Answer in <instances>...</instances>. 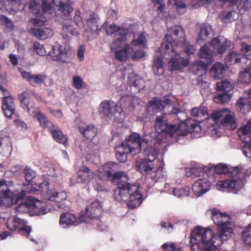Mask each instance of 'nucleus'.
Wrapping results in <instances>:
<instances>
[{
	"label": "nucleus",
	"instance_id": "obj_1",
	"mask_svg": "<svg viewBox=\"0 0 251 251\" xmlns=\"http://www.w3.org/2000/svg\"><path fill=\"white\" fill-rule=\"evenodd\" d=\"M206 215L211 216L214 224L217 226V234L208 228L196 227L192 232L190 241L191 250L198 251H214L224 241L230 239L234 234L233 226L230 215L222 212L216 208L206 211Z\"/></svg>",
	"mask_w": 251,
	"mask_h": 251
},
{
	"label": "nucleus",
	"instance_id": "obj_2",
	"mask_svg": "<svg viewBox=\"0 0 251 251\" xmlns=\"http://www.w3.org/2000/svg\"><path fill=\"white\" fill-rule=\"evenodd\" d=\"M206 175L210 179V174H228L232 178L225 180L218 181L217 188L221 191L237 193L243 188L246 182V178L251 175V169L247 165H239L236 167L228 168L226 165L222 164L215 166L214 168H207L205 170Z\"/></svg>",
	"mask_w": 251,
	"mask_h": 251
},
{
	"label": "nucleus",
	"instance_id": "obj_3",
	"mask_svg": "<svg viewBox=\"0 0 251 251\" xmlns=\"http://www.w3.org/2000/svg\"><path fill=\"white\" fill-rule=\"evenodd\" d=\"M117 189L114 191L116 199L126 202L129 209H134L140 205L143 201V196L139 189V183H130L126 180L120 181L117 183Z\"/></svg>",
	"mask_w": 251,
	"mask_h": 251
},
{
	"label": "nucleus",
	"instance_id": "obj_4",
	"mask_svg": "<svg viewBox=\"0 0 251 251\" xmlns=\"http://www.w3.org/2000/svg\"><path fill=\"white\" fill-rule=\"evenodd\" d=\"M229 45L227 41L225 40L221 42L220 37L213 38L210 46L204 45L202 47L199 52L200 56L204 61H198L196 63L197 70L206 71L208 66L214 61L213 54L216 52L218 54L223 53L227 50Z\"/></svg>",
	"mask_w": 251,
	"mask_h": 251
},
{
	"label": "nucleus",
	"instance_id": "obj_5",
	"mask_svg": "<svg viewBox=\"0 0 251 251\" xmlns=\"http://www.w3.org/2000/svg\"><path fill=\"white\" fill-rule=\"evenodd\" d=\"M167 119L164 114L157 116L155 121L154 128L158 133L164 132L168 135L173 136L177 131L179 136H186L192 132L195 131L198 127L196 123H190L188 120L183 122L178 126L176 125L169 124Z\"/></svg>",
	"mask_w": 251,
	"mask_h": 251
},
{
	"label": "nucleus",
	"instance_id": "obj_6",
	"mask_svg": "<svg viewBox=\"0 0 251 251\" xmlns=\"http://www.w3.org/2000/svg\"><path fill=\"white\" fill-rule=\"evenodd\" d=\"M172 38L171 36L166 35L160 48V51L163 52L164 57L170 60L169 62V68L172 71L178 70L189 64L187 59L181 57L179 54L177 53V50L172 43Z\"/></svg>",
	"mask_w": 251,
	"mask_h": 251
},
{
	"label": "nucleus",
	"instance_id": "obj_7",
	"mask_svg": "<svg viewBox=\"0 0 251 251\" xmlns=\"http://www.w3.org/2000/svg\"><path fill=\"white\" fill-rule=\"evenodd\" d=\"M155 142L156 140L150 135H143L141 137L140 134L133 132L122 143L128 148V151H130L133 154H137L141 151L142 148L144 150L155 148Z\"/></svg>",
	"mask_w": 251,
	"mask_h": 251
},
{
	"label": "nucleus",
	"instance_id": "obj_8",
	"mask_svg": "<svg viewBox=\"0 0 251 251\" xmlns=\"http://www.w3.org/2000/svg\"><path fill=\"white\" fill-rule=\"evenodd\" d=\"M158 151L156 147L144 150L145 158L136 163V166L141 174H148L152 170L153 161L157 158Z\"/></svg>",
	"mask_w": 251,
	"mask_h": 251
},
{
	"label": "nucleus",
	"instance_id": "obj_9",
	"mask_svg": "<svg viewBox=\"0 0 251 251\" xmlns=\"http://www.w3.org/2000/svg\"><path fill=\"white\" fill-rule=\"evenodd\" d=\"M212 118L215 122L220 121L222 125L229 127L232 130L237 127L235 116L228 109H222L214 112L212 114Z\"/></svg>",
	"mask_w": 251,
	"mask_h": 251
},
{
	"label": "nucleus",
	"instance_id": "obj_10",
	"mask_svg": "<svg viewBox=\"0 0 251 251\" xmlns=\"http://www.w3.org/2000/svg\"><path fill=\"white\" fill-rule=\"evenodd\" d=\"M101 212V207L100 203L97 201H94L90 204L88 205L85 209L84 215H80L79 219L81 222H85V217L90 219H95L96 224L98 225L96 227L98 230H102V226L100 224V223L99 218V215Z\"/></svg>",
	"mask_w": 251,
	"mask_h": 251
},
{
	"label": "nucleus",
	"instance_id": "obj_11",
	"mask_svg": "<svg viewBox=\"0 0 251 251\" xmlns=\"http://www.w3.org/2000/svg\"><path fill=\"white\" fill-rule=\"evenodd\" d=\"M25 195V192L23 190L17 195L9 189H6L0 194V206L10 207L16 204L19 200H23Z\"/></svg>",
	"mask_w": 251,
	"mask_h": 251
},
{
	"label": "nucleus",
	"instance_id": "obj_12",
	"mask_svg": "<svg viewBox=\"0 0 251 251\" xmlns=\"http://www.w3.org/2000/svg\"><path fill=\"white\" fill-rule=\"evenodd\" d=\"M210 186L209 179L206 178H200L194 183L192 189L196 196L200 197L208 191Z\"/></svg>",
	"mask_w": 251,
	"mask_h": 251
},
{
	"label": "nucleus",
	"instance_id": "obj_13",
	"mask_svg": "<svg viewBox=\"0 0 251 251\" xmlns=\"http://www.w3.org/2000/svg\"><path fill=\"white\" fill-rule=\"evenodd\" d=\"M53 60L65 62L66 61L67 52L65 47L61 45L53 46L51 50L48 53Z\"/></svg>",
	"mask_w": 251,
	"mask_h": 251
},
{
	"label": "nucleus",
	"instance_id": "obj_14",
	"mask_svg": "<svg viewBox=\"0 0 251 251\" xmlns=\"http://www.w3.org/2000/svg\"><path fill=\"white\" fill-rule=\"evenodd\" d=\"M21 74L22 76L33 87L40 86L42 84L44 83L47 77L44 75H32L30 73L25 71H21Z\"/></svg>",
	"mask_w": 251,
	"mask_h": 251
},
{
	"label": "nucleus",
	"instance_id": "obj_15",
	"mask_svg": "<svg viewBox=\"0 0 251 251\" xmlns=\"http://www.w3.org/2000/svg\"><path fill=\"white\" fill-rule=\"evenodd\" d=\"M42 4L41 5L35 0H30L28 2L29 11L35 15L45 13L50 10V4H47V0H42Z\"/></svg>",
	"mask_w": 251,
	"mask_h": 251
},
{
	"label": "nucleus",
	"instance_id": "obj_16",
	"mask_svg": "<svg viewBox=\"0 0 251 251\" xmlns=\"http://www.w3.org/2000/svg\"><path fill=\"white\" fill-rule=\"evenodd\" d=\"M2 111L5 117L12 118L15 112V104L14 99L10 96H5L2 99Z\"/></svg>",
	"mask_w": 251,
	"mask_h": 251
},
{
	"label": "nucleus",
	"instance_id": "obj_17",
	"mask_svg": "<svg viewBox=\"0 0 251 251\" xmlns=\"http://www.w3.org/2000/svg\"><path fill=\"white\" fill-rule=\"evenodd\" d=\"M77 181L79 183H88L94 179L95 174L86 166H82L77 173Z\"/></svg>",
	"mask_w": 251,
	"mask_h": 251
},
{
	"label": "nucleus",
	"instance_id": "obj_18",
	"mask_svg": "<svg viewBox=\"0 0 251 251\" xmlns=\"http://www.w3.org/2000/svg\"><path fill=\"white\" fill-rule=\"evenodd\" d=\"M49 183L48 182H44L41 183L39 185V189L45 193V199L47 201H54L59 202V195H61L57 192L52 191L51 190L49 189Z\"/></svg>",
	"mask_w": 251,
	"mask_h": 251
},
{
	"label": "nucleus",
	"instance_id": "obj_19",
	"mask_svg": "<svg viewBox=\"0 0 251 251\" xmlns=\"http://www.w3.org/2000/svg\"><path fill=\"white\" fill-rule=\"evenodd\" d=\"M134 50L133 48H130V45L126 44L124 48L114 51L115 58L120 62H125L130 57Z\"/></svg>",
	"mask_w": 251,
	"mask_h": 251
},
{
	"label": "nucleus",
	"instance_id": "obj_20",
	"mask_svg": "<svg viewBox=\"0 0 251 251\" xmlns=\"http://www.w3.org/2000/svg\"><path fill=\"white\" fill-rule=\"evenodd\" d=\"M78 129L84 137L90 140H92L98 133V128L94 124L79 126Z\"/></svg>",
	"mask_w": 251,
	"mask_h": 251
},
{
	"label": "nucleus",
	"instance_id": "obj_21",
	"mask_svg": "<svg viewBox=\"0 0 251 251\" xmlns=\"http://www.w3.org/2000/svg\"><path fill=\"white\" fill-rule=\"evenodd\" d=\"M100 108L107 117L113 115L118 110V107L117 104L113 101L107 100H103L100 104Z\"/></svg>",
	"mask_w": 251,
	"mask_h": 251
},
{
	"label": "nucleus",
	"instance_id": "obj_22",
	"mask_svg": "<svg viewBox=\"0 0 251 251\" xmlns=\"http://www.w3.org/2000/svg\"><path fill=\"white\" fill-rule=\"evenodd\" d=\"M31 33L39 40H45L52 37L53 35V30L50 28H33L31 29Z\"/></svg>",
	"mask_w": 251,
	"mask_h": 251
},
{
	"label": "nucleus",
	"instance_id": "obj_23",
	"mask_svg": "<svg viewBox=\"0 0 251 251\" xmlns=\"http://www.w3.org/2000/svg\"><path fill=\"white\" fill-rule=\"evenodd\" d=\"M128 148L126 147L123 144L121 143L115 148L116 156L117 159L122 163H125L126 161L127 155L130 153L132 155H135L136 154H133L132 152L128 151Z\"/></svg>",
	"mask_w": 251,
	"mask_h": 251
},
{
	"label": "nucleus",
	"instance_id": "obj_24",
	"mask_svg": "<svg viewBox=\"0 0 251 251\" xmlns=\"http://www.w3.org/2000/svg\"><path fill=\"white\" fill-rule=\"evenodd\" d=\"M30 203L31 204L32 214L40 215L45 214L47 213L45 202L34 198H31Z\"/></svg>",
	"mask_w": 251,
	"mask_h": 251
},
{
	"label": "nucleus",
	"instance_id": "obj_25",
	"mask_svg": "<svg viewBox=\"0 0 251 251\" xmlns=\"http://www.w3.org/2000/svg\"><path fill=\"white\" fill-rule=\"evenodd\" d=\"M60 224L64 227L70 226H76L79 223L76 217L70 213H62L60 217Z\"/></svg>",
	"mask_w": 251,
	"mask_h": 251
},
{
	"label": "nucleus",
	"instance_id": "obj_26",
	"mask_svg": "<svg viewBox=\"0 0 251 251\" xmlns=\"http://www.w3.org/2000/svg\"><path fill=\"white\" fill-rule=\"evenodd\" d=\"M147 106L148 109L152 110L153 112L157 113L161 111L162 114L166 113L165 107H164V105L163 104L162 100L157 98H155L150 100Z\"/></svg>",
	"mask_w": 251,
	"mask_h": 251
},
{
	"label": "nucleus",
	"instance_id": "obj_27",
	"mask_svg": "<svg viewBox=\"0 0 251 251\" xmlns=\"http://www.w3.org/2000/svg\"><path fill=\"white\" fill-rule=\"evenodd\" d=\"M49 131L51 133L53 139L57 142L64 145L67 143V136L64 134L62 131L59 130L58 127L53 126L52 128H50Z\"/></svg>",
	"mask_w": 251,
	"mask_h": 251
},
{
	"label": "nucleus",
	"instance_id": "obj_28",
	"mask_svg": "<svg viewBox=\"0 0 251 251\" xmlns=\"http://www.w3.org/2000/svg\"><path fill=\"white\" fill-rule=\"evenodd\" d=\"M192 115L198 122H201L209 117L207 109L204 106H200V107H195L192 109L191 112Z\"/></svg>",
	"mask_w": 251,
	"mask_h": 251
},
{
	"label": "nucleus",
	"instance_id": "obj_29",
	"mask_svg": "<svg viewBox=\"0 0 251 251\" xmlns=\"http://www.w3.org/2000/svg\"><path fill=\"white\" fill-rule=\"evenodd\" d=\"M25 224V223L23 220L20 219L16 216H11L8 218L7 221L6 227L12 231H15L20 229L21 226H23Z\"/></svg>",
	"mask_w": 251,
	"mask_h": 251
},
{
	"label": "nucleus",
	"instance_id": "obj_30",
	"mask_svg": "<svg viewBox=\"0 0 251 251\" xmlns=\"http://www.w3.org/2000/svg\"><path fill=\"white\" fill-rule=\"evenodd\" d=\"M200 31L198 33L199 41L205 40L209 35L212 33V29L210 25L206 23L201 24L199 25Z\"/></svg>",
	"mask_w": 251,
	"mask_h": 251
},
{
	"label": "nucleus",
	"instance_id": "obj_31",
	"mask_svg": "<svg viewBox=\"0 0 251 251\" xmlns=\"http://www.w3.org/2000/svg\"><path fill=\"white\" fill-rule=\"evenodd\" d=\"M128 81L130 85L137 89L138 92L142 90L145 86L144 80L134 75L129 76Z\"/></svg>",
	"mask_w": 251,
	"mask_h": 251
},
{
	"label": "nucleus",
	"instance_id": "obj_32",
	"mask_svg": "<svg viewBox=\"0 0 251 251\" xmlns=\"http://www.w3.org/2000/svg\"><path fill=\"white\" fill-rule=\"evenodd\" d=\"M34 117L39 122L41 126L44 128H52L53 126L52 124L48 120V118L42 113L37 112L34 115Z\"/></svg>",
	"mask_w": 251,
	"mask_h": 251
},
{
	"label": "nucleus",
	"instance_id": "obj_33",
	"mask_svg": "<svg viewBox=\"0 0 251 251\" xmlns=\"http://www.w3.org/2000/svg\"><path fill=\"white\" fill-rule=\"evenodd\" d=\"M59 10L66 17H69L73 11L72 2L68 0L66 2L60 1L59 3Z\"/></svg>",
	"mask_w": 251,
	"mask_h": 251
},
{
	"label": "nucleus",
	"instance_id": "obj_34",
	"mask_svg": "<svg viewBox=\"0 0 251 251\" xmlns=\"http://www.w3.org/2000/svg\"><path fill=\"white\" fill-rule=\"evenodd\" d=\"M225 71L224 65L219 62L214 64L211 69V72L213 74L214 78L217 79L223 77Z\"/></svg>",
	"mask_w": 251,
	"mask_h": 251
},
{
	"label": "nucleus",
	"instance_id": "obj_35",
	"mask_svg": "<svg viewBox=\"0 0 251 251\" xmlns=\"http://www.w3.org/2000/svg\"><path fill=\"white\" fill-rule=\"evenodd\" d=\"M152 70L156 75H161L164 73L162 59L158 56L154 59Z\"/></svg>",
	"mask_w": 251,
	"mask_h": 251
},
{
	"label": "nucleus",
	"instance_id": "obj_36",
	"mask_svg": "<svg viewBox=\"0 0 251 251\" xmlns=\"http://www.w3.org/2000/svg\"><path fill=\"white\" fill-rule=\"evenodd\" d=\"M30 202L31 198L29 197L18 204L16 207V210L19 213H24L29 212L32 213Z\"/></svg>",
	"mask_w": 251,
	"mask_h": 251
},
{
	"label": "nucleus",
	"instance_id": "obj_37",
	"mask_svg": "<svg viewBox=\"0 0 251 251\" xmlns=\"http://www.w3.org/2000/svg\"><path fill=\"white\" fill-rule=\"evenodd\" d=\"M236 105L239 111L244 113L249 111L251 108L250 100L245 98L239 99Z\"/></svg>",
	"mask_w": 251,
	"mask_h": 251
},
{
	"label": "nucleus",
	"instance_id": "obj_38",
	"mask_svg": "<svg viewBox=\"0 0 251 251\" xmlns=\"http://www.w3.org/2000/svg\"><path fill=\"white\" fill-rule=\"evenodd\" d=\"M238 81L241 83H251V67H247L243 72L240 73Z\"/></svg>",
	"mask_w": 251,
	"mask_h": 251
},
{
	"label": "nucleus",
	"instance_id": "obj_39",
	"mask_svg": "<svg viewBox=\"0 0 251 251\" xmlns=\"http://www.w3.org/2000/svg\"><path fill=\"white\" fill-rule=\"evenodd\" d=\"M119 33L121 35V37L115 40L110 44V50L114 52L116 50L122 48L121 46L122 42L124 41L125 38L124 36L126 35V31L125 30H122V31H121Z\"/></svg>",
	"mask_w": 251,
	"mask_h": 251
},
{
	"label": "nucleus",
	"instance_id": "obj_40",
	"mask_svg": "<svg viewBox=\"0 0 251 251\" xmlns=\"http://www.w3.org/2000/svg\"><path fill=\"white\" fill-rule=\"evenodd\" d=\"M19 99L20 100L23 107L24 109H27L29 111L30 106H31V99L30 98L28 92H24L19 96Z\"/></svg>",
	"mask_w": 251,
	"mask_h": 251
},
{
	"label": "nucleus",
	"instance_id": "obj_41",
	"mask_svg": "<svg viewBox=\"0 0 251 251\" xmlns=\"http://www.w3.org/2000/svg\"><path fill=\"white\" fill-rule=\"evenodd\" d=\"M243 58H245V57H243L242 54L233 50L226 56V59L227 62H230V64H231L240 63L241 59Z\"/></svg>",
	"mask_w": 251,
	"mask_h": 251
},
{
	"label": "nucleus",
	"instance_id": "obj_42",
	"mask_svg": "<svg viewBox=\"0 0 251 251\" xmlns=\"http://www.w3.org/2000/svg\"><path fill=\"white\" fill-rule=\"evenodd\" d=\"M99 21L98 16L95 13H93L90 15V18L87 19V24L92 30L96 31L98 29Z\"/></svg>",
	"mask_w": 251,
	"mask_h": 251
},
{
	"label": "nucleus",
	"instance_id": "obj_43",
	"mask_svg": "<svg viewBox=\"0 0 251 251\" xmlns=\"http://www.w3.org/2000/svg\"><path fill=\"white\" fill-rule=\"evenodd\" d=\"M15 11L23 10L26 5L27 0H7Z\"/></svg>",
	"mask_w": 251,
	"mask_h": 251
},
{
	"label": "nucleus",
	"instance_id": "obj_44",
	"mask_svg": "<svg viewBox=\"0 0 251 251\" xmlns=\"http://www.w3.org/2000/svg\"><path fill=\"white\" fill-rule=\"evenodd\" d=\"M239 136L241 141L245 144L251 143V132L247 131L246 128H240L239 129Z\"/></svg>",
	"mask_w": 251,
	"mask_h": 251
},
{
	"label": "nucleus",
	"instance_id": "obj_45",
	"mask_svg": "<svg viewBox=\"0 0 251 251\" xmlns=\"http://www.w3.org/2000/svg\"><path fill=\"white\" fill-rule=\"evenodd\" d=\"M146 44V38L143 33H141L138 37L132 41L130 45V48H138L141 46H145Z\"/></svg>",
	"mask_w": 251,
	"mask_h": 251
},
{
	"label": "nucleus",
	"instance_id": "obj_46",
	"mask_svg": "<svg viewBox=\"0 0 251 251\" xmlns=\"http://www.w3.org/2000/svg\"><path fill=\"white\" fill-rule=\"evenodd\" d=\"M242 236L245 244L251 245V223L243 230Z\"/></svg>",
	"mask_w": 251,
	"mask_h": 251
},
{
	"label": "nucleus",
	"instance_id": "obj_47",
	"mask_svg": "<svg viewBox=\"0 0 251 251\" xmlns=\"http://www.w3.org/2000/svg\"><path fill=\"white\" fill-rule=\"evenodd\" d=\"M44 13L36 15L34 18L30 20V23L35 26H40L46 24L47 22L46 17L44 16Z\"/></svg>",
	"mask_w": 251,
	"mask_h": 251
},
{
	"label": "nucleus",
	"instance_id": "obj_48",
	"mask_svg": "<svg viewBox=\"0 0 251 251\" xmlns=\"http://www.w3.org/2000/svg\"><path fill=\"white\" fill-rule=\"evenodd\" d=\"M173 36L175 37L179 36L177 39L179 42H182L184 40V31L180 26L175 25L172 28Z\"/></svg>",
	"mask_w": 251,
	"mask_h": 251
},
{
	"label": "nucleus",
	"instance_id": "obj_49",
	"mask_svg": "<svg viewBox=\"0 0 251 251\" xmlns=\"http://www.w3.org/2000/svg\"><path fill=\"white\" fill-rule=\"evenodd\" d=\"M127 180V174L125 171H118L114 173L112 175L111 181L112 183H114L117 181V183L122 180Z\"/></svg>",
	"mask_w": 251,
	"mask_h": 251
},
{
	"label": "nucleus",
	"instance_id": "obj_50",
	"mask_svg": "<svg viewBox=\"0 0 251 251\" xmlns=\"http://www.w3.org/2000/svg\"><path fill=\"white\" fill-rule=\"evenodd\" d=\"M1 25L5 27L6 30L11 31L14 28L13 22L6 16L1 15L0 16Z\"/></svg>",
	"mask_w": 251,
	"mask_h": 251
},
{
	"label": "nucleus",
	"instance_id": "obj_51",
	"mask_svg": "<svg viewBox=\"0 0 251 251\" xmlns=\"http://www.w3.org/2000/svg\"><path fill=\"white\" fill-rule=\"evenodd\" d=\"M23 173L25 175V181L28 183L31 182L36 176V172L28 167H25L24 168Z\"/></svg>",
	"mask_w": 251,
	"mask_h": 251
},
{
	"label": "nucleus",
	"instance_id": "obj_52",
	"mask_svg": "<svg viewBox=\"0 0 251 251\" xmlns=\"http://www.w3.org/2000/svg\"><path fill=\"white\" fill-rule=\"evenodd\" d=\"M173 193L175 196L178 198L187 197L189 195L190 188L188 187L176 188L174 189Z\"/></svg>",
	"mask_w": 251,
	"mask_h": 251
},
{
	"label": "nucleus",
	"instance_id": "obj_53",
	"mask_svg": "<svg viewBox=\"0 0 251 251\" xmlns=\"http://www.w3.org/2000/svg\"><path fill=\"white\" fill-rule=\"evenodd\" d=\"M217 89L224 92H228L232 89V85L227 81L218 82L216 84Z\"/></svg>",
	"mask_w": 251,
	"mask_h": 251
},
{
	"label": "nucleus",
	"instance_id": "obj_54",
	"mask_svg": "<svg viewBox=\"0 0 251 251\" xmlns=\"http://www.w3.org/2000/svg\"><path fill=\"white\" fill-rule=\"evenodd\" d=\"M72 84L73 87L77 90L87 86L86 83L84 82L83 80L77 75L74 76L73 77Z\"/></svg>",
	"mask_w": 251,
	"mask_h": 251
},
{
	"label": "nucleus",
	"instance_id": "obj_55",
	"mask_svg": "<svg viewBox=\"0 0 251 251\" xmlns=\"http://www.w3.org/2000/svg\"><path fill=\"white\" fill-rule=\"evenodd\" d=\"M33 49L34 51L39 55L44 56L48 55L47 49L45 48L43 45L39 44L38 42L34 43Z\"/></svg>",
	"mask_w": 251,
	"mask_h": 251
},
{
	"label": "nucleus",
	"instance_id": "obj_56",
	"mask_svg": "<svg viewBox=\"0 0 251 251\" xmlns=\"http://www.w3.org/2000/svg\"><path fill=\"white\" fill-rule=\"evenodd\" d=\"M134 52L131 53L130 57L133 60L141 58L145 56L146 52L141 47L133 48Z\"/></svg>",
	"mask_w": 251,
	"mask_h": 251
},
{
	"label": "nucleus",
	"instance_id": "obj_57",
	"mask_svg": "<svg viewBox=\"0 0 251 251\" xmlns=\"http://www.w3.org/2000/svg\"><path fill=\"white\" fill-rule=\"evenodd\" d=\"M214 99L216 102L225 103L229 101L230 96L228 94V92H222L221 94H219L217 97H214Z\"/></svg>",
	"mask_w": 251,
	"mask_h": 251
},
{
	"label": "nucleus",
	"instance_id": "obj_58",
	"mask_svg": "<svg viewBox=\"0 0 251 251\" xmlns=\"http://www.w3.org/2000/svg\"><path fill=\"white\" fill-rule=\"evenodd\" d=\"M112 172L110 170H105L103 172H100L98 177L103 181H108L111 180L112 177Z\"/></svg>",
	"mask_w": 251,
	"mask_h": 251
},
{
	"label": "nucleus",
	"instance_id": "obj_59",
	"mask_svg": "<svg viewBox=\"0 0 251 251\" xmlns=\"http://www.w3.org/2000/svg\"><path fill=\"white\" fill-rule=\"evenodd\" d=\"M11 146V141L9 136H4L0 140V147L7 148V150H9Z\"/></svg>",
	"mask_w": 251,
	"mask_h": 251
},
{
	"label": "nucleus",
	"instance_id": "obj_60",
	"mask_svg": "<svg viewBox=\"0 0 251 251\" xmlns=\"http://www.w3.org/2000/svg\"><path fill=\"white\" fill-rule=\"evenodd\" d=\"M242 50L245 54L246 58L249 59H251V46L246 43H243L242 45Z\"/></svg>",
	"mask_w": 251,
	"mask_h": 251
},
{
	"label": "nucleus",
	"instance_id": "obj_61",
	"mask_svg": "<svg viewBox=\"0 0 251 251\" xmlns=\"http://www.w3.org/2000/svg\"><path fill=\"white\" fill-rule=\"evenodd\" d=\"M122 28L115 24H111L106 29V32L108 35H112L114 34L117 31H120L122 30Z\"/></svg>",
	"mask_w": 251,
	"mask_h": 251
},
{
	"label": "nucleus",
	"instance_id": "obj_62",
	"mask_svg": "<svg viewBox=\"0 0 251 251\" xmlns=\"http://www.w3.org/2000/svg\"><path fill=\"white\" fill-rule=\"evenodd\" d=\"M74 21L75 23L78 27H83L84 26V23L82 21V19L80 16V13L77 11L74 17Z\"/></svg>",
	"mask_w": 251,
	"mask_h": 251
},
{
	"label": "nucleus",
	"instance_id": "obj_63",
	"mask_svg": "<svg viewBox=\"0 0 251 251\" xmlns=\"http://www.w3.org/2000/svg\"><path fill=\"white\" fill-rule=\"evenodd\" d=\"M165 251H175L177 249L175 247L174 243H165L162 246Z\"/></svg>",
	"mask_w": 251,
	"mask_h": 251
},
{
	"label": "nucleus",
	"instance_id": "obj_64",
	"mask_svg": "<svg viewBox=\"0 0 251 251\" xmlns=\"http://www.w3.org/2000/svg\"><path fill=\"white\" fill-rule=\"evenodd\" d=\"M242 151L244 154L247 156H251V143L245 144L242 147Z\"/></svg>",
	"mask_w": 251,
	"mask_h": 251
}]
</instances>
